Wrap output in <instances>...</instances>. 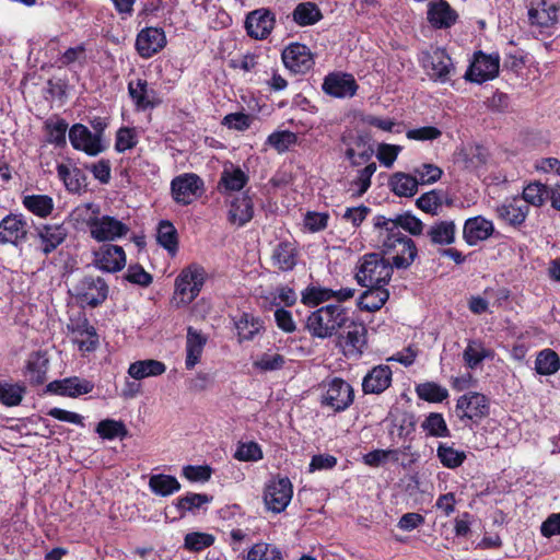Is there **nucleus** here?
I'll return each mask as SVG.
<instances>
[{
	"label": "nucleus",
	"instance_id": "4d7b16f0",
	"mask_svg": "<svg viewBox=\"0 0 560 560\" xmlns=\"http://www.w3.org/2000/svg\"><path fill=\"white\" fill-rule=\"evenodd\" d=\"M332 290L322 287L310 285L302 292V303L306 306H317L320 303L331 300Z\"/></svg>",
	"mask_w": 560,
	"mask_h": 560
},
{
	"label": "nucleus",
	"instance_id": "4be33fe9",
	"mask_svg": "<svg viewBox=\"0 0 560 560\" xmlns=\"http://www.w3.org/2000/svg\"><path fill=\"white\" fill-rule=\"evenodd\" d=\"M493 232V222L485 217L477 215L465 221L463 238L469 246H475L479 242L488 240Z\"/></svg>",
	"mask_w": 560,
	"mask_h": 560
},
{
	"label": "nucleus",
	"instance_id": "7c9ffc66",
	"mask_svg": "<svg viewBox=\"0 0 560 560\" xmlns=\"http://www.w3.org/2000/svg\"><path fill=\"white\" fill-rule=\"evenodd\" d=\"M427 236L433 245H452L456 240L455 222L453 220L436 221L427 230Z\"/></svg>",
	"mask_w": 560,
	"mask_h": 560
},
{
	"label": "nucleus",
	"instance_id": "cd10ccee",
	"mask_svg": "<svg viewBox=\"0 0 560 560\" xmlns=\"http://www.w3.org/2000/svg\"><path fill=\"white\" fill-rule=\"evenodd\" d=\"M36 233L42 243V253L48 256L65 242L68 230L62 224H44L36 228Z\"/></svg>",
	"mask_w": 560,
	"mask_h": 560
},
{
	"label": "nucleus",
	"instance_id": "052dcab7",
	"mask_svg": "<svg viewBox=\"0 0 560 560\" xmlns=\"http://www.w3.org/2000/svg\"><path fill=\"white\" fill-rule=\"evenodd\" d=\"M413 174L416 180L419 182V185H428L438 182L441 178L443 171L434 164L424 163L416 167L413 170Z\"/></svg>",
	"mask_w": 560,
	"mask_h": 560
},
{
	"label": "nucleus",
	"instance_id": "e433bc0d",
	"mask_svg": "<svg viewBox=\"0 0 560 560\" xmlns=\"http://www.w3.org/2000/svg\"><path fill=\"white\" fill-rule=\"evenodd\" d=\"M388 185L396 196L412 197L418 191L419 182L413 175L397 172L390 176Z\"/></svg>",
	"mask_w": 560,
	"mask_h": 560
},
{
	"label": "nucleus",
	"instance_id": "a211bd4d",
	"mask_svg": "<svg viewBox=\"0 0 560 560\" xmlns=\"http://www.w3.org/2000/svg\"><path fill=\"white\" fill-rule=\"evenodd\" d=\"M94 265L106 272H117L126 266V254L121 246L106 244L94 252Z\"/></svg>",
	"mask_w": 560,
	"mask_h": 560
},
{
	"label": "nucleus",
	"instance_id": "6ab92c4d",
	"mask_svg": "<svg viewBox=\"0 0 560 560\" xmlns=\"http://www.w3.org/2000/svg\"><path fill=\"white\" fill-rule=\"evenodd\" d=\"M166 45V36L162 28L147 27L139 32L136 49L142 58H151Z\"/></svg>",
	"mask_w": 560,
	"mask_h": 560
},
{
	"label": "nucleus",
	"instance_id": "69168bd1",
	"mask_svg": "<svg viewBox=\"0 0 560 560\" xmlns=\"http://www.w3.org/2000/svg\"><path fill=\"white\" fill-rule=\"evenodd\" d=\"M125 279L141 287H149L153 280L152 276L138 264L128 267Z\"/></svg>",
	"mask_w": 560,
	"mask_h": 560
},
{
	"label": "nucleus",
	"instance_id": "aec40b11",
	"mask_svg": "<svg viewBox=\"0 0 560 560\" xmlns=\"http://www.w3.org/2000/svg\"><path fill=\"white\" fill-rule=\"evenodd\" d=\"M374 225L378 230L383 231H386V229H393V232L395 231V226L396 231H400V229H402L415 236L421 235L424 228L423 222L410 212L397 214L395 218L378 215L375 218Z\"/></svg>",
	"mask_w": 560,
	"mask_h": 560
},
{
	"label": "nucleus",
	"instance_id": "4c0bfd02",
	"mask_svg": "<svg viewBox=\"0 0 560 560\" xmlns=\"http://www.w3.org/2000/svg\"><path fill=\"white\" fill-rule=\"evenodd\" d=\"M166 366L163 362L149 359L136 361L129 365L128 374L135 380H142L163 374Z\"/></svg>",
	"mask_w": 560,
	"mask_h": 560
},
{
	"label": "nucleus",
	"instance_id": "5701e85b",
	"mask_svg": "<svg viewBox=\"0 0 560 560\" xmlns=\"http://www.w3.org/2000/svg\"><path fill=\"white\" fill-rule=\"evenodd\" d=\"M393 372L386 364H380L372 368L362 380V390L364 394H382L392 384Z\"/></svg>",
	"mask_w": 560,
	"mask_h": 560
},
{
	"label": "nucleus",
	"instance_id": "13d9d810",
	"mask_svg": "<svg viewBox=\"0 0 560 560\" xmlns=\"http://www.w3.org/2000/svg\"><path fill=\"white\" fill-rule=\"evenodd\" d=\"M214 542V537L211 534L194 532L185 536L184 547L187 550L199 552Z\"/></svg>",
	"mask_w": 560,
	"mask_h": 560
},
{
	"label": "nucleus",
	"instance_id": "603ef678",
	"mask_svg": "<svg viewBox=\"0 0 560 560\" xmlns=\"http://www.w3.org/2000/svg\"><path fill=\"white\" fill-rule=\"evenodd\" d=\"M416 392L419 398L429 402H442L448 397L447 389L434 382L419 384Z\"/></svg>",
	"mask_w": 560,
	"mask_h": 560
},
{
	"label": "nucleus",
	"instance_id": "c85d7f7f",
	"mask_svg": "<svg viewBox=\"0 0 560 560\" xmlns=\"http://www.w3.org/2000/svg\"><path fill=\"white\" fill-rule=\"evenodd\" d=\"M254 217V203L245 191L242 196L234 198L230 203L228 219L231 224L243 226L248 223Z\"/></svg>",
	"mask_w": 560,
	"mask_h": 560
},
{
	"label": "nucleus",
	"instance_id": "0e129e2a",
	"mask_svg": "<svg viewBox=\"0 0 560 560\" xmlns=\"http://www.w3.org/2000/svg\"><path fill=\"white\" fill-rule=\"evenodd\" d=\"M234 457L241 462H257L262 458V451L256 442L240 443Z\"/></svg>",
	"mask_w": 560,
	"mask_h": 560
},
{
	"label": "nucleus",
	"instance_id": "f8f14e48",
	"mask_svg": "<svg viewBox=\"0 0 560 560\" xmlns=\"http://www.w3.org/2000/svg\"><path fill=\"white\" fill-rule=\"evenodd\" d=\"M499 62L500 58L498 55H486L482 51L476 52L465 78L476 83L492 80L499 73Z\"/></svg>",
	"mask_w": 560,
	"mask_h": 560
},
{
	"label": "nucleus",
	"instance_id": "ddd939ff",
	"mask_svg": "<svg viewBox=\"0 0 560 560\" xmlns=\"http://www.w3.org/2000/svg\"><path fill=\"white\" fill-rule=\"evenodd\" d=\"M281 57L285 68L296 74L308 72L314 65L310 48L300 43H293L285 47Z\"/></svg>",
	"mask_w": 560,
	"mask_h": 560
},
{
	"label": "nucleus",
	"instance_id": "864d4df0",
	"mask_svg": "<svg viewBox=\"0 0 560 560\" xmlns=\"http://www.w3.org/2000/svg\"><path fill=\"white\" fill-rule=\"evenodd\" d=\"M549 197V188L540 183L528 184L522 192L521 199H524L526 205L540 207Z\"/></svg>",
	"mask_w": 560,
	"mask_h": 560
},
{
	"label": "nucleus",
	"instance_id": "393cba45",
	"mask_svg": "<svg viewBox=\"0 0 560 560\" xmlns=\"http://www.w3.org/2000/svg\"><path fill=\"white\" fill-rule=\"evenodd\" d=\"M427 15L428 21L435 28H450L458 19L456 11L444 0L430 1Z\"/></svg>",
	"mask_w": 560,
	"mask_h": 560
},
{
	"label": "nucleus",
	"instance_id": "bb28decb",
	"mask_svg": "<svg viewBox=\"0 0 560 560\" xmlns=\"http://www.w3.org/2000/svg\"><path fill=\"white\" fill-rule=\"evenodd\" d=\"M342 328L346 329V332L345 336L340 335V338L345 339L347 353L350 355H361L366 347L368 330L365 325L349 319Z\"/></svg>",
	"mask_w": 560,
	"mask_h": 560
},
{
	"label": "nucleus",
	"instance_id": "6e6d98bb",
	"mask_svg": "<svg viewBox=\"0 0 560 560\" xmlns=\"http://www.w3.org/2000/svg\"><path fill=\"white\" fill-rule=\"evenodd\" d=\"M246 560H284L282 552L267 542L255 544L247 553Z\"/></svg>",
	"mask_w": 560,
	"mask_h": 560
},
{
	"label": "nucleus",
	"instance_id": "1a4fd4ad",
	"mask_svg": "<svg viewBox=\"0 0 560 560\" xmlns=\"http://www.w3.org/2000/svg\"><path fill=\"white\" fill-rule=\"evenodd\" d=\"M202 188V179L194 173L178 175L171 182L172 197L175 202L183 206L190 205L199 196Z\"/></svg>",
	"mask_w": 560,
	"mask_h": 560
},
{
	"label": "nucleus",
	"instance_id": "bf43d9fd",
	"mask_svg": "<svg viewBox=\"0 0 560 560\" xmlns=\"http://www.w3.org/2000/svg\"><path fill=\"white\" fill-rule=\"evenodd\" d=\"M298 137L294 132L284 130V131H276L269 135L267 138V143L275 148L279 153H283L292 144H295Z\"/></svg>",
	"mask_w": 560,
	"mask_h": 560
},
{
	"label": "nucleus",
	"instance_id": "f704fd0d",
	"mask_svg": "<svg viewBox=\"0 0 560 560\" xmlns=\"http://www.w3.org/2000/svg\"><path fill=\"white\" fill-rule=\"evenodd\" d=\"M366 290L360 295L358 306L362 311L376 312L383 307L389 298L386 288L365 287Z\"/></svg>",
	"mask_w": 560,
	"mask_h": 560
},
{
	"label": "nucleus",
	"instance_id": "a878e982",
	"mask_svg": "<svg viewBox=\"0 0 560 560\" xmlns=\"http://www.w3.org/2000/svg\"><path fill=\"white\" fill-rule=\"evenodd\" d=\"M299 250L294 242L281 241L271 252V264L280 271H291L298 264Z\"/></svg>",
	"mask_w": 560,
	"mask_h": 560
},
{
	"label": "nucleus",
	"instance_id": "58836bf2",
	"mask_svg": "<svg viewBox=\"0 0 560 560\" xmlns=\"http://www.w3.org/2000/svg\"><path fill=\"white\" fill-rule=\"evenodd\" d=\"M57 174L71 192H80L86 186V177L78 167L70 168L65 164H58Z\"/></svg>",
	"mask_w": 560,
	"mask_h": 560
},
{
	"label": "nucleus",
	"instance_id": "a18cd8bd",
	"mask_svg": "<svg viewBox=\"0 0 560 560\" xmlns=\"http://www.w3.org/2000/svg\"><path fill=\"white\" fill-rule=\"evenodd\" d=\"M45 130L47 133V141L56 147H63L67 143L66 133L68 124L65 119L52 117L45 121Z\"/></svg>",
	"mask_w": 560,
	"mask_h": 560
},
{
	"label": "nucleus",
	"instance_id": "423d86ee",
	"mask_svg": "<svg viewBox=\"0 0 560 560\" xmlns=\"http://www.w3.org/2000/svg\"><path fill=\"white\" fill-rule=\"evenodd\" d=\"M203 267L192 264L184 268L175 281V292L183 303H190L200 292L205 282Z\"/></svg>",
	"mask_w": 560,
	"mask_h": 560
},
{
	"label": "nucleus",
	"instance_id": "de8ad7c7",
	"mask_svg": "<svg viewBox=\"0 0 560 560\" xmlns=\"http://www.w3.org/2000/svg\"><path fill=\"white\" fill-rule=\"evenodd\" d=\"M26 388L20 383L0 382V401L8 407L19 406L24 397Z\"/></svg>",
	"mask_w": 560,
	"mask_h": 560
},
{
	"label": "nucleus",
	"instance_id": "c03bdc74",
	"mask_svg": "<svg viewBox=\"0 0 560 560\" xmlns=\"http://www.w3.org/2000/svg\"><path fill=\"white\" fill-rule=\"evenodd\" d=\"M560 370V358L551 349H544L538 352L535 360V371L539 375H552Z\"/></svg>",
	"mask_w": 560,
	"mask_h": 560
},
{
	"label": "nucleus",
	"instance_id": "20e7f679",
	"mask_svg": "<svg viewBox=\"0 0 560 560\" xmlns=\"http://www.w3.org/2000/svg\"><path fill=\"white\" fill-rule=\"evenodd\" d=\"M69 292L82 306L94 308L106 301L109 288L102 277L84 275L72 283Z\"/></svg>",
	"mask_w": 560,
	"mask_h": 560
},
{
	"label": "nucleus",
	"instance_id": "338daca9",
	"mask_svg": "<svg viewBox=\"0 0 560 560\" xmlns=\"http://www.w3.org/2000/svg\"><path fill=\"white\" fill-rule=\"evenodd\" d=\"M486 357V350L476 341H470L464 351V360L470 369H475Z\"/></svg>",
	"mask_w": 560,
	"mask_h": 560
},
{
	"label": "nucleus",
	"instance_id": "0eeeda50",
	"mask_svg": "<svg viewBox=\"0 0 560 560\" xmlns=\"http://www.w3.org/2000/svg\"><path fill=\"white\" fill-rule=\"evenodd\" d=\"M89 231L96 242H114L127 236L130 229L115 217L100 215L98 219L90 220Z\"/></svg>",
	"mask_w": 560,
	"mask_h": 560
},
{
	"label": "nucleus",
	"instance_id": "79ce46f5",
	"mask_svg": "<svg viewBox=\"0 0 560 560\" xmlns=\"http://www.w3.org/2000/svg\"><path fill=\"white\" fill-rule=\"evenodd\" d=\"M293 21L300 26L314 25L323 19L322 11L313 2H301L292 12Z\"/></svg>",
	"mask_w": 560,
	"mask_h": 560
},
{
	"label": "nucleus",
	"instance_id": "dca6fc26",
	"mask_svg": "<svg viewBox=\"0 0 560 560\" xmlns=\"http://www.w3.org/2000/svg\"><path fill=\"white\" fill-rule=\"evenodd\" d=\"M424 68L434 81L446 82L455 72V67L445 49L435 48L424 60Z\"/></svg>",
	"mask_w": 560,
	"mask_h": 560
},
{
	"label": "nucleus",
	"instance_id": "2f4dec72",
	"mask_svg": "<svg viewBox=\"0 0 560 560\" xmlns=\"http://www.w3.org/2000/svg\"><path fill=\"white\" fill-rule=\"evenodd\" d=\"M207 343V337L192 327L187 329L186 339V360L185 365L187 370H191L200 361L203 348Z\"/></svg>",
	"mask_w": 560,
	"mask_h": 560
},
{
	"label": "nucleus",
	"instance_id": "c756f323",
	"mask_svg": "<svg viewBox=\"0 0 560 560\" xmlns=\"http://www.w3.org/2000/svg\"><path fill=\"white\" fill-rule=\"evenodd\" d=\"M128 94L137 110H147L155 106V91L149 88L144 79L130 80L128 82Z\"/></svg>",
	"mask_w": 560,
	"mask_h": 560
},
{
	"label": "nucleus",
	"instance_id": "72a5a7b5",
	"mask_svg": "<svg viewBox=\"0 0 560 560\" xmlns=\"http://www.w3.org/2000/svg\"><path fill=\"white\" fill-rule=\"evenodd\" d=\"M49 361L45 353L34 352L30 355L26 366L25 376L30 380L33 385H42L47 380Z\"/></svg>",
	"mask_w": 560,
	"mask_h": 560
},
{
	"label": "nucleus",
	"instance_id": "473e14b6",
	"mask_svg": "<svg viewBox=\"0 0 560 560\" xmlns=\"http://www.w3.org/2000/svg\"><path fill=\"white\" fill-rule=\"evenodd\" d=\"M557 12L558 8L555 4H548L547 1L541 0L537 7L529 8L528 20L532 25L549 28L558 22Z\"/></svg>",
	"mask_w": 560,
	"mask_h": 560
},
{
	"label": "nucleus",
	"instance_id": "b1692460",
	"mask_svg": "<svg viewBox=\"0 0 560 560\" xmlns=\"http://www.w3.org/2000/svg\"><path fill=\"white\" fill-rule=\"evenodd\" d=\"M94 384L91 381L78 376L67 377L60 381L50 382L47 390L61 396L78 397L93 390Z\"/></svg>",
	"mask_w": 560,
	"mask_h": 560
},
{
	"label": "nucleus",
	"instance_id": "774afa93",
	"mask_svg": "<svg viewBox=\"0 0 560 560\" xmlns=\"http://www.w3.org/2000/svg\"><path fill=\"white\" fill-rule=\"evenodd\" d=\"M137 144V138L133 129L122 127L117 131L115 149L118 152H125L132 149Z\"/></svg>",
	"mask_w": 560,
	"mask_h": 560
},
{
	"label": "nucleus",
	"instance_id": "7ed1b4c3",
	"mask_svg": "<svg viewBox=\"0 0 560 560\" xmlns=\"http://www.w3.org/2000/svg\"><path fill=\"white\" fill-rule=\"evenodd\" d=\"M393 269V265L380 254H365L357 266L355 280L361 287L386 288Z\"/></svg>",
	"mask_w": 560,
	"mask_h": 560
},
{
	"label": "nucleus",
	"instance_id": "9b49d317",
	"mask_svg": "<svg viewBox=\"0 0 560 560\" xmlns=\"http://www.w3.org/2000/svg\"><path fill=\"white\" fill-rule=\"evenodd\" d=\"M28 223L23 214L10 213L0 221V244L19 246L26 242Z\"/></svg>",
	"mask_w": 560,
	"mask_h": 560
},
{
	"label": "nucleus",
	"instance_id": "39448f33",
	"mask_svg": "<svg viewBox=\"0 0 560 560\" xmlns=\"http://www.w3.org/2000/svg\"><path fill=\"white\" fill-rule=\"evenodd\" d=\"M322 387L324 389L322 405L329 407L335 412L345 411L354 400L353 387L340 377L325 380Z\"/></svg>",
	"mask_w": 560,
	"mask_h": 560
},
{
	"label": "nucleus",
	"instance_id": "f03ea898",
	"mask_svg": "<svg viewBox=\"0 0 560 560\" xmlns=\"http://www.w3.org/2000/svg\"><path fill=\"white\" fill-rule=\"evenodd\" d=\"M380 230L378 242L384 254L390 255L393 267L397 269H407L416 259L418 249L415 242L396 228Z\"/></svg>",
	"mask_w": 560,
	"mask_h": 560
},
{
	"label": "nucleus",
	"instance_id": "c9c22d12",
	"mask_svg": "<svg viewBox=\"0 0 560 560\" xmlns=\"http://www.w3.org/2000/svg\"><path fill=\"white\" fill-rule=\"evenodd\" d=\"M248 175L241 168L230 165L224 167L219 182V188L224 192L240 191L248 182Z\"/></svg>",
	"mask_w": 560,
	"mask_h": 560
},
{
	"label": "nucleus",
	"instance_id": "ea45409f",
	"mask_svg": "<svg viewBox=\"0 0 560 560\" xmlns=\"http://www.w3.org/2000/svg\"><path fill=\"white\" fill-rule=\"evenodd\" d=\"M212 500V497L205 493H192L188 492L185 495L178 498L175 502V508L183 518L187 512L195 514L205 504H208Z\"/></svg>",
	"mask_w": 560,
	"mask_h": 560
},
{
	"label": "nucleus",
	"instance_id": "412c9836",
	"mask_svg": "<svg viewBox=\"0 0 560 560\" xmlns=\"http://www.w3.org/2000/svg\"><path fill=\"white\" fill-rule=\"evenodd\" d=\"M323 90L334 97H352L358 90V84L351 74L337 72L325 78Z\"/></svg>",
	"mask_w": 560,
	"mask_h": 560
},
{
	"label": "nucleus",
	"instance_id": "2eb2a0df",
	"mask_svg": "<svg viewBox=\"0 0 560 560\" xmlns=\"http://www.w3.org/2000/svg\"><path fill=\"white\" fill-rule=\"evenodd\" d=\"M69 140L75 150L83 151L91 156L100 154L105 149L101 141V133H92L82 124H75L70 128Z\"/></svg>",
	"mask_w": 560,
	"mask_h": 560
},
{
	"label": "nucleus",
	"instance_id": "680f3d73",
	"mask_svg": "<svg viewBox=\"0 0 560 560\" xmlns=\"http://www.w3.org/2000/svg\"><path fill=\"white\" fill-rule=\"evenodd\" d=\"M259 328L260 324L258 319L249 316L248 314H243L236 322V329L240 340H252L259 331Z\"/></svg>",
	"mask_w": 560,
	"mask_h": 560
},
{
	"label": "nucleus",
	"instance_id": "e2e57ef3",
	"mask_svg": "<svg viewBox=\"0 0 560 560\" xmlns=\"http://www.w3.org/2000/svg\"><path fill=\"white\" fill-rule=\"evenodd\" d=\"M376 168V164L372 162L358 172L357 178L353 179L351 183V186L355 188L357 196H362L368 191V189L371 186V178L375 173Z\"/></svg>",
	"mask_w": 560,
	"mask_h": 560
},
{
	"label": "nucleus",
	"instance_id": "49530a36",
	"mask_svg": "<svg viewBox=\"0 0 560 560\" xmlns=\"http://www.w3.org/2000/svg\"><path fill=\"white\" fill-rule=\"evenodd\" d=\"M444 202V194L442 190L432 189L422 194L417 200V207L431 215H438Z\"/></svg>",
	"mask_w": 560,
	"mask_h": 560
},
{
	"label": "nucleus",
	"instance_id": "37998d69",
	"mask_svg": "<svg viewBox=\"0 0 560 560\" xmlns=\"http://www.w3.org/2000/svg\"><path fill=\"white\" fill-rule=\"evenodd\" d=\"M22 203L25 209L39 218L48 217L54 210V200L47 195H27Z\"/></svg>",
	"mask_w": 560,
	"mask_h": 560
},
{
	"label": "nucleus",
	"instance_id": "8fccbe9b",
	"mask_svg": "<svg viewBox=\"0 0 560 560\" xmlns=\"http://www.w3.org/2000/svg\"><path fill=\"white\" fill-rule=\"evenodd\" d=\"M158 243L167 249L171 254H175L178 247L177 231L170 221H161L158 226Z\"/></svg>",
	"mask_w": 560,
	"mask_h": 560
},
{
	"label": "nucleus",
	"instance_id": "f257e3e1",
	"mask_svg": "<svg viewBox=\"0 0 560 560\" xmlns=\"http://www.w3.org/2000/svg\"><path fill=\"white\" fill-rule=\"evenodd\" d=\"M348 322L346 307L340 304H328L307 316L305 328L313 338L328 339L336 336Z\"/></svg>",
	"mask_w": 560,
	"mask_h": 560
},
{
	"label": "nucleus",
	"instance_id": "a19ab883",
	"mask_svg": "<svg viewBox=\"0 0 560 560\" xmlns=\"http://www.w3.org/2000/svg\"><path fill=\"white\" fill-rule=\"evenodd\" d=\"M150 490L161 497H168L180 490V483L171 475L155 474L149 479Z\"/></svg>",
	"mask_w": 560,
	"mask_h": 560
},
{
	"label": "nucleus",
	"instance_id": "4468645a",
	"mask_svg": "<svg viewBox=\"0 0 560 560\" xmlns=\"http://www.w3.org/2000/svg\"><path fill=\"white\" fill-rule=\"evenodd\" d=\"M497 218L504 224L518 229L521 228L529 213V207L524 199L518 197L508 198L495 207Z\"/></svg>",
	"mask_w": 560,
	"mask_h": 560
},
{
	"label": "nucleus",
	"instance_id": "6e6552de",
	"mask_svg": "<svg viewBox=\"0 0 560 560\" xmlns=\"http://www.w3.org/2000/svg\"><path fill=\"white\" fill-rule=\"evenodd\" d=\"M293 495V487L289 478L269 481L265 488L264 502L268 511L281 513L289 505Z\"/></svg>",
	"mask_w": 560,
	"mask_h": 560
},
{
	"label": "nucleus",
	"instance_id": "3c124183",
	"mask_svg": "<svg viewBox=\"0 0 560 560\" xmlns=\"http://www.w3.org/2000/svg\"><path fill=\"white\" fill-rule=\"evenodd\" d=\"M436 456L444 467L454 469L459 467L466 459V454L463 451L455 450L445 443H440L436 450Z\"/></svg>",
	"mask_w": 560,
	"mask_h": 560
},
{
	"label": "nucleus",
	"instance_id": "9d476101",
	"mask_svg": "<svg viewBox=\"0 0 560 560\" xmlns=\"http://www.w3.org/2000/svg\"><path fill=\"white\" fill-rule=\"evenodd\" d=\"M456 411L460 419L477 423L489 415V401L485 395L469 392L457 399Z\"/></svg>",
	"mask_w": 560,
	"mask_h": 560
},
{
	"label": "nucleus",
	"instance_id": "f3484780",
	"mask_svg": "<svg viewBox=\"0 0 560 560\" xmlns=\"http://www.w3.org/2000/svg\"><path fill=\"white\" fill-rule=\"evenodd\" d=\"M275 23V14L269 9L260 8L247 14L245 28L252 38L265 39L272 32Z\"/></svg>",
	"mask_w": 560,
	"mask_h": 560
},
{
	"label": "nucleus",
	"instance_id": "09e8293b",
	"mask_svg": "<svg viewBox=\"0 0 560 560\" xmlns=\"http://www.w3.org/2000/svg\"><path fill=\"white\" fill-rule=\"evenodd\" d=\"M423 431L428 435L434 438H448L451 435L450 429L442 413L431 412L421 423Z\"/></svg>",
	"mask_w": 560,
	"mask_h": 560
},
{
	"label": "nucleus",
	"instance_id": "5fc2aeb1",
	"mask_svg": "<svg viewBox=\"0 0 560 560\" xmlns=\"http://www.w3.org/2000/svg\"><path fill=\"white\" fill-rule=\"evenodd\" d=\"M96 432L101 438L106 440H114L116 438L124 439L128 435V430L124 422L113 419H106L98 422Z\"/></svg>",
	"mask_w": 560,
	"mask_h": 560
}]
</instances>
